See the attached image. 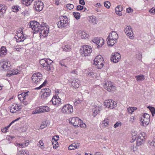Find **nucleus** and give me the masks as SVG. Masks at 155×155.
<instances>
[{
  "label": "nucleus",
  "mask_w": 155,
  "mask_h": 155,
  "mask_svg": "<svg viewBox=\"0 0 155 155\" xmlns=\"http://www.w3.org/2000/svg\"><path fill=\"white\" fill-rule=\"evenodd\" d=\"M19 7L17 5H15L12 7V10L14 12H17L19 11Z\"/></svg>",
  "instance_id": "43"
},
{
  "label": "nucleus",
  "mask_w": 155,
  "mask_h": 155,
  "mask_svg": "<svg viewBox=\"0 0 155 155\" xmlns=\"http://www.w3.org/2000/svg\"><path fill=\"white\" fill-rule=\"evenodd\" d=\"M29 91H28L26 93H22L18 95V98L21 101H22L24 100L26 96L28 95V93Z\"/></svg>",
  "instance_id": "23"
},
{
  "label": "nucleus",
  "mask_w": 155,
  "mask_h": 155,
  "mask_svg": "<svg viewBox=\"0 0 155 155\" xmlns=\"http://www.w3.org/2000/svg\"><path fill=\"white\" fill-rule=\"evenodd\" d=\"M94 64L98 69H101L104 65V61L101 55L97 56L94 60Z\"/></svg>",
  "instance_id": "6"
},
{
  "label": "nucleus",
  "mask_w": 155,
  "mask_h": 155,
  "mask_svg": "<svg viewBox=\"0 0 155 155\" xmlns=\"http://www.w3.org/2000/svg\"><path fill=\"white\" fill-rule=\"evenodd\" d=\"M91 47L89 45H84L80 49V52L81 55L83 57L89 56L92 52Z\"/></svg>",
  "instance_id": "3"
},
{
  "label": "nucleus",
  "mask_w": 155,
  "mask_h": 155,
  "mask_svg": "<svg viewBox=\"0 0 155 155\" xmlns=\"http://www.w3.org/2000/svg\"><path fill=\"white\" fill-rule=\"evenodd\" d=\"M41 108L42 113L48 112L49 111V108L48 106H41Z\"/></svg>",
  "instance_id": "35"
},
{
  "label": "nucleus",
  "mask_w": 155,
  "mask_h": 155,
  "mask_svg": "<svg viewBox=\"0 0 155 155\" xmlns=\"http://www.w3.org/2000/svg\"><path fill=\"white\" fill-rule=\"evenodd\" d=\"M44 4L41 1L39 0L34 2V7L38 11H41L43 8Z\"/></svg>",
  "instance_id": "15"
},
{
  "label": "nucleus",
  "mask_w": 155,
  "mask_h": 155,
  "mask_svg": "<svg viewBox=\"0 0 155 155\" xmlns=\"http://www.w3.org/2000/svg\"><path fill=\"white\" fill-rule=\"evenodd\" d=\"M78 80H74L71 82V85L73 87L78 88L79 86V82Z\"/></svg>",
  "instance_id": "27"
},
{
  "label": "nucleus",
  "mask_w": 155,
  "mask_h": 155,
  "mask_svg": "<svg viewBox=\"0 0 155 155\" xmlns=\"http://www.w3.org/2000/svg\"><path fill=\"white\" fill-rule=\"evenodd\" d=\"M121 58L120 55L117 52L114 53L112 54L110 58V60L114 63H117L119 61Z\"/></svg>",
  "instance_id": "14"
},
{
  "label": "nucleus",
  "mask_w": 155,
  "mask_h": 155,
  "mask_svg": "<svg viewBox=\"0 0 155 155\" xmlns=\"http://www.w3.org/2000/svg\"><path fill=\"white\" fill-rule=\"evenodd\" d=\"M21 109V106L18 105L16 103H14L11 107H9V109L11 112L13 113L16 111H20Z\"/></svg>",
  "instance_id": "19"
},
{
  "label": "nucleus",
  "mask_w": 155,
  "mask_h": 155,
  "mask_svg": "<svg viewBox=\"0 0 155 155\" xmlns=\"http://www.w3.org/2000/svg\"><path fill=\"white\" fill-rule=\"evenodd\" d=\"M61 111L65 114L72 113L73 112V106L69 104H66L61 108Z\"/></svg>",
  "instance_id": "9"
},
{
  "label": "nucleus",
  "mask_w": 155,
  "mask_h": 155,
  "mask_svg": "<svg viewBox=\"0 0 155 155\" xmlns=\"http://www.w3.org/2000/svg\"><path fill=\"white\" fill-rule=\"evenodd\" d=\"M41 107H39L37 108L32 112V114H39L42 113L41 110Z\"/></svg>",
  "instance_id": "38"
},
{
  "label": "nucleus",
  "mask_w": 155,
  "mask_h": 155,
  "mask_svg": "<svg viewBox=\"0 0 155 155\" xmlns=\"http://www.w3.org/2000/svg\"><path fill=\"white\" fill-rule=\"evenodd\" d=\"M6 11L5 8L2 5H0V18L1 17L3 14Z\"/></svg>",
  "instance_id": "36"
},
{
  "label": "nucleus",
  "mask_w": 155,
  "mask_h": 155,
  "mask_svg": "<svg viewBox=\"0 0 155 155\" xmlns=\"http://www.w3.org/2000/svg\"><path fill=\"white\" fill-rule=\"evenodd\" d=\"M10 66V62L7 60L2 61L0 62V69L2 71H8Z\"/></svg>",
  "instance_id": "10"
},
{
  "label": "nucleus",
  "mask_w": 155,
  "mask_h": 155,
  "mask_svg": "<svg viewBox=\"0 0 155 155\" xmlns=\"http://www.w3.org/2000/svg\"><path fill=\"white\" fill-rule=\"evenodd\" d=\"M52 62L53 61L49 59H47V61L43 65L41 66V67L47 71L50 70L51 68V65Z\"/></svg>",
  "instance_id": "20"
},
{
  "label": "nucleus",
  "mask_w": 155,
  "mask_h": 155,
  "mask_svg": "<svg viewBox=\"0 0 155 155\" xmlns=\"http://www.w3.org/2000/svg\"><path fill=\"white\" fill-rule=\"evenodd\" d=\"M135 78L137 81H142L145 79L144 76L143 75L140 74L138 75H136Z\"/></svg>",
  "instance_id": "34"
},
{
  "label": "nucleus",
  "mask_w": 155,
  "mask_h": 155,
  "mask_svg": "<svg viewBox=\"0 0 155 155\" xmlns=\"http://www.w3.org/2000/svg\"><path fill=\"white\" fill-rule=\"evenodd\" d=\"M82 120L78 117H72L71 120L70 121V123L72 124L73 126L75 127H79V124L81 123Z\"/></svg>",
  "instance_id": "16"
},
{
  "label": "nucleus",
  "mask_w": 155,
  "mask_h": 155,
  "mask_svg": "<svg viewBox=\"0 0 155 155\" xmlns=\"http://www.w3.org/2000/svg\"><path fill=\"white\" fill-rule=\"evenodd\" d=\"M148 108L150 110L152 113L153 116L154 114L155 113V109L153 107L149 106L148 107Z\"/></svg>",
  "instance_id": "44"
},
{
  "label": "nucleus",
  "mask_w": 155,
  "mask_h": 155,
  "mask_svg": "<svg viewBox=\"0 0 155 155\" xmlns=\"http://www.w3.org/2000/svg\"><path fill=\"white\" fill-rule=\"evenodd\" d=\"M109 120L108 119H105L102 121L101 125L104 128L108 127L109 125Z\"/></svg>",
  "instance_id": "33"
},
{
  "label": "nucleus",
  "mask_w": 155,
  "mask_h": 155,
  "mask_svg": "<svg viewBox=\"0 0 155 155\" xmlns=\"http://www.w3.org/2000/svg\"><path fill=\"white\" fill-rule=\"evenodd\" d=\"M79 3L80 4L83 5H85V2L84 0H79Z\"/></svg>",
  "instance_id": "62"
},
{
  "label": "nucleus",
  "mask_w": 155,
  "mask_h": 155,
  "mask_svg": "<svg viewBox=\"0 0 155 155\" xmlns=\"http://www.w3.org/2000/svg\"><path fill=\"white\" fill-rule=\"evenodd\" d=\"M83 8V6L80 5H78L76 7V10L78 11H82Z\"/></svg>",
  "instance_id": "51"
},
{
  "label": "nucleus",
  "mask_w": 155,
  "mask_h": 155,
  "mask_svg": "<svg viewBox=\"0 0 155 155\" xmlns=\"http://www.w3.org/2000/svg\"><path fill=\"white\" fill-rule=\"evenodd\" d=\"M47 61V59H42L40 60L39 63L40 64L41 66L43 65Z\"/></svg>",
  "instance_id": "49"
},
{
  "label": "nucleus",
  "mask_w": 155,
  "mask_h": 155,
  "mask_svg": "<svg viewBox=\"0 0 155 155\" xmlns=\"http://www.w3.org/2000/svg\"><path fill=\"white\" fill-rule=\"evenodd\" d=\"M46 81H45L39 87H36L35 88V90H38L41 89L45 85L47 84Z\"/></svg>",
  "instance_id": "45"
},
{
  "label": "nucleus",
  "mask_w": 155,
  "mask_h": 155,
  "mask_svg": "<svg viewBox=\"0 0 155 155\" xmlns=\"http://www.w3.org/2000/svg\"><path fill=\"white\" fill-rule=\"evenodd\" d=\"M61 101V99L58 96L55 95L53 97L51 101L53 105L56 107H58L62 104Z\"/></svg>",
  "instance_id": "12"
},
{
  "label": "nucleus",
  "mask_w": 155,
  "mask_h": 155,
  "mask_svg": "<svg viewBox=\"0 0 155 155\" xmlns=\"http://www.w3.org/2000/svg\"><path fill=\"white\" fill-rule=\"evenodd\" d=\"M73 15L76 19L78 20L80 19V15L79 12H73Z\"/></svg>",
  "instance_id": "41"
},
{
  "label": "nucleus",
  "mask_w": 155,
  "mask_h": 155,
  "mask_svg": "<svg viewBox=\"0 0 155 155\" xmlns=\"http://www.w3.org/2000/svg\"><path fill=\"white\" fill-rule=\"evenodd\" d=\"M149 12L152 13H155V9L153 8H152L150 10Z\"/></svg>",
  "instance_id": "64"
},
{
  "label": "nucleus",
  "mask_w": 155,
  "mask_h": 155,
  "mask_svg": "<svg viewBox=\"0 0 155 155\" xmlns=\"http://www.w3.org/2000/svg\"><path fill=\"white\" fill-rule=\"evenodd\" d=\"M19 155H29V152L27 150L19 151Z\"/></svg>",
  "instance_id": "40"
},
{
  "label": "nucleus",
  "mask_w": 155,
  "mask_h": 155,
  "mask_svg": "<svg viewBox=\"0 0 155 155\" xmlns=\"http://www.w3.org/2000/svg\"><path fill=\"white\" fill-rule=\"evenodd\" d=\"M52 143L53 146V148L56 149L58 147V144L57 141H52Z\"/></svg>",
  "instance_id": "46"
},
{
  "label": "nucleus",
  "mask_w": 155,
  "mask_h": 155,
  "mask_svg": "<svg viewBox=\"0 0 155 155\" xmlns=\"http://www.w3.org/2000/svg\"><path fill=\"white\" fill-rule=\"evenodd\" d=\"M31 78L33 82L36 84H40L43 81L42 75L41 73L39 72L34 74Z\"/></svg>",
  "instance_id": "5"
},
{
  "label": "nucleus",
  "mask_w": 155,
  "mask_h": 155,
  "mask_svg": "<svg viewBox=\"0 0 155 155\" xmlns=\"http://www.w3.org/2000/svg\"><path fill=\"white\" fill-rule=\"evenodd\" d=\"M79 126H80L81 127H86V124L83 123L82 121L81 123H80L79 124Z\"/></svg>",
  "instance_id": "59"
},
{
  "label": "nucleus",
  "mask_w": 155,
  "mask_h": 155,
  "mask_svg": "<svg viewBox=\"0 0 155 155\" xmlns=\"http://www.w3.org/2000/svg\"><path fill=\"white\" fill-rule=\"evenodd\" d=\"M118 38V34L116 32L112 31L110 33L107 39V43L109 46H113L116 43L117 39Z\"/></svg>",
  "instance_id": "2"
},
{
  "label": "nucleus",
  "mask_w": 155,
  "mask_h": 155,
  "mask_svg": "<svg viewBox=\"0 0 155 155\" xmlns=\"http://www.w3.org/2000/svg\"><path fill=\"white\" fill-rule=\"evenodd\" d=\"M23 48H21V46H18V47H16L15 48H14V50L15 51H20L23 49Z\"/></svg>",
  "instance_id": "54"
},
{
  "label": "nucleus",
  "mask_w": 155,
  "mask_h": 155,
  "mask_svg": "<svg viewBox=\"0 0 155 155\" xmlns=\"http://www.w3.org/2000/svg\"><path fill=\"white\" fill-rule=\"evenodd\" d=\"M60 21L57 22V25L59 28H65L68 25V22L66 16H62L59 18Z\"/></svg>",
  "instance_id": "4"
},
{
  "label": "nucleus",
  "mask_w": 155,
  "mask_h": 155,
  "mask_svg": "<svg viewBox=\"0 0 155 155\" xmlns=\"http://www.w3.org/2000/svg\"><path fill=\"white\" fill-rule=\"evenodd\" d=\"M104 105L106 107L110 109H113L117 106L116 102L111 100H106L104 102Z\"/></svg>",
  "instance_id": "11"
},
{
  "label": "nucleus",
  "mask_w": 155,
  "mask_h": 155,
  "mask_svg": "<svg viewBox=\"0 0 155 155\" xmlns=\"http://www.w3.org/2000/svg\"><path fill=\"white\" fill-rule=\"evenodd\" d=\"M62 48L63 51L66 52H69L71 51V46L69 45H63L62 47Z\"/></svg>",
  "instance_id": "32"
},
{
  "label": "nucleus",
  "mask_w": 155,
  "mask_h": 155,
  "mask_svg": "<svg viewBox=\"0 0 155 155\" xmlns=\"http://www.w3.org/2000/svg\"><path fill=\"white\" fill-rule=\"evenodd\" d=\"M66 7L68 9L71 10L73 9L74 6L72 4H68L66 5Z\"/></svg>",
  "instance_id": "48"
},
{
  "label": "nucleus",
  "mask_w": 155,
  "mask_h": 155,
  "mask_svg": "<svg viewBox=\"0 0 155 155\" xmlns=\"http://www.w3.org/2000/svg\"><path fill=\"white\" fill-rule=\"evenodd\" d=\"M93 41L97 45V48L101 47L104 44V40L102 38H96L93 40Z\"/></svg>",
  "instance_id": "18"
},
{
  "label": "nucleus",
  "mask_w": 155,
  "mask_h": 155,
  "mask_svg": "<svg viewBox=\"0 0 155 155\" xmlns=\"http://www.w3.org/2000/svg\"><path fill=\"white\" fill-rule=\"evenodd\" d=\"M29 26L34 32V33H38L39 31L40 37H46L49 32V28L48 27L41 26L37 21H32L30 22Z\"/></svg>",
  "instance_id": "1"
},
{
  "label": "nucleus",
  "mask_w": 155,
  "mask_h": 155,
  "mask_svg": "<svg viewBox=\"0 0 155 155\" xmlns=\"http://www.w3.org/2000/svg\"><path fill=\"white\" fill-rule=\"evenodd\" d=\"M124 31L127 36L130 39H132L134 38L133 32L130 26H127L125 28Z\"/></svg>",
  "instance_id": "13"
},
{
  "label": "nucleus",
  "mask_w": 155,
  "mask_h": 155,
  "mask_svg": "<svg viewBox=\"0 0 155 155\" xmlns=\"http://www.w3.org/2000/svg\"><path fill=\"white\" fill-rule=\"evenodd\" d=\"M21 2L23 4L27 6L29 5H30L31 2H29L28 0H22Z\"/></svg>",
  "instance_id": "42"
},
{
  "label": "nucleus",
  "mask_w": 155,
  "mask_h": 155,
  "mask_svg": "<svg viewBox=\"0 0 155 155\" xmlns=\"http://www.w3.org/2000/svg\"><path fill=\"white\" fill-rule=\"evenodd\" d=\"M150 144L151 146H155V137H154L153 139L151 142H150Z\"/></svg>",
  "instance_id": "52"
},
{
  "label": "nucleus",
  "mask_w": 155,
  "mask_h": 155,
  "mask_svg": "<svg viewBox=\"0 0 155 155\" xmlns=\"http://www.w3.org/2000/svg\"><path fill=\"white\" fill-rule=\"evenodd\" d=\"M80 146V144L78 143H74L70 145L68 147L69 150H71L78 149Z\"/></svg>",
  "instance_id": "25"
},
{
  "label": "nucleus",
  "mask_w": 155,
  "mask_h": 155,
  "mask_svg": "<svg viewBox=\"0 0 155 155\" xmlns=\"http://www.w3.org/2000/svg\"><path fill=\"white\" fill-rule=\"evenodd\" d=\"M20 71L18 70H9L8 71L7 75L8 76L10 77L12 75H16L19 74Z\"/></svg>",
  "instance_id": "24"
},
{
  "label": "nucleus",
  "mask_w": 155,
  "mask_h": 155,
  "mask_svg": "<svg viewBox=\"0 0 155 155\" xmlns=\"http://www.w3.org/2000/svg\"><path fill=\"white\" fill-rule=\"evenodd\" d=\"M59 136H58L56 135L54 136V137L52 139L51 141H57L59 139Z\"/></svg>",
  "instance_id": "53"
},
{
  "label": "nucleus",
  "mask_w": 155,
  "mask_h": 155,
  "mask_svg": "<svg viewBox=\"0 0 155 155\" xmlns=\"http://www.w3.org/2000/svg\"><path fill=\"white\" fill-rule=\"evenodd\" d=\"M103 86L104 88L109 92H112L116 90V87L113 83L110 81L105 82Z\"/></svg>",
  "instance_id": "8"
},
{
  "label": "nucleus",
  "mask_w": 155,
  "mask_h": 155,
  "mask_svg": "<svg viewBox=\"0 0 155 155\" xmlns=\"http://www.w3.org/2000/svg\"><path fill=\"white\" fill-rule=\"evenodd\" d=\"M64 62H65V60L64 59L62 60L59 62V64L62 66H64L66 67V66L64 64Z\"/></svg>",
  "instance_id": "56"
},
{
  "label": "nucleus",
  "mask_w": 155,
  "mask_h": 155,
  "mask_svg": "<svg viewBox=\"0 0 155 155\" xmlns=\"http://www.w3.org/2000/svg\"><path fill=\"white\" fill-rule=\"evenodd\" d=\"M101 110V107L99 106L94 107L92 110L93 116L95 117L96 115L100 113V111Z\"/></svg>",
  "instance_id": "22"
},
{
  "label": "nucleus",
  "mask_w": 155,
  "mask_h": 155,
  "mask_svg": "<svg viewBox=\"0 0 155 155\" xmlns=\"http://www.w3.org/2000/svg\"><path fill=\"white\" fill-rule=\"evenodd\" d=\"M9 127H8V126L5 127V128H3L1 129L3 133H5L7 132L8 130V128Z\"/></svg>",
  "instance_id": "55"
},
{
  "label": "nucleus",
  "mask_w": 155,
  "mask_h": 155,
  "mask_svg": "<svg viewBox=\"0 0 155 155\" xmlns=\"http://www.w3.org/2000/svg\"><path fill=\"white\" fill-rule=\"evenodd\" d=\"M143 140L141 138V137L139 136L138 137L137 140V146H139L141 145L143 142Z\"/></svg>",
  "instance_id": "37"
},
{
  "label": "nucleus",
  "mask_w": 155,
  "mask_h": 155,
  "mask_svg": "<svg viewBox=\"0 0 155 155\" xmlns=\"http://www.w3.org/2000/svg\"><path fill=\"white\" fill-rule=\"evenodd\" d=\"M137 109V108L135 107H130L127 108V111L128 113L131 114Z\"/></svg>",
  "instance_id": "39"
},
{
  "label": "nucleus",
  "mask_w": 155,
  "mask_h": 155,
  "mask_svg": "<svg viewBox=\"0 0 155 155\" xmlns=\"http://www.w3.org/2000/svg\"><path fill=\"white\" fill-rule=\"evenodd\" d=\"M22 15H27L28 14V11L26 10L24 11L22 13Z\"/></svg>",
  "instance_id": "63"
},
{
  "label": "nucleus",
  "mask_w": 155,
  "mask_h": 155,
  "mask_svg": "<svg viewBox=\"0 0 155 155\" xmlns=\"http://www.w3.org/2000/svg\"><path fill=\"white\" fill-rule=\"evenodd\" d=\"M15 145L16 146H18L19 147H25L28 146V141H26L25 143H15Z\"/></svg>",
  "instance_id": "29"
},
{
  "label": "nucleus",
  "mask_w": 155,
  "mask_h": 155,
  "mask_svg": "<svg viewBox=\"0 0 155 155\" xmlns=\"http://www.w3.org/2000/svg\"><path fill=\"white\" fill-rule=\"evenodd\" d=\"M133 11V9L130 7L127 8L126 9V12L128 13H132Z\"/></svg>",
  "instance_id": "57"
},
{
  "label": "nucleus",
  "mask_w": 155,
  "mask_h": 155,
  "mask_svg": "<svg viewBox=\"0 0 155 155\" xmlns=\"http://www.w3.org/2000/svg\"><path fill=\"white\" fill-rule=\"evenodd\" d=\"M122 125L121 123V122H117L114 125V127L115 128L121 126Z\"/></svg>",
  "instance_id": "58"
},
{
  "label": "nucleus",
  "mask_w": 155,
  "mask_h": 155,
  "mask_svg": "<svg viewBox=\"0 0 155 155\" xmlns=\"http://www.w3.org/2000/svg\"><path fill=\"white\" fill-rule=\"evenodd\" d=\"M78 34L82 39H84L87 38L89 36V35L84 32L81 31H80L78 32Z\"/></svg>",
  "instance_id": "28"
},
{
  "label": "nucleus",
  "mask_w": 155,
  "mask_h": 155,
  "mask_svg": "<svg viewBox=\"0 0 155 155\" xmlns=\"http://www.w3.org/2000/svg\"><path fill=\"white\" fill-rule=\"evenodd\" d=\"M46 126L47 125L45 124V123H43V124L41 125L40 128L41 129H42L45 127H46Z\"/></svg>",
  "instance_id": "61"
},
{
  "label": "nucleus",
  "mask_w": 155,
  "mask_h": 155,
  "mask_svg": "<svg viewBox=\"0 0 155 155\" xmlns=\"http://www.w3.org/2000/svg\"><path fill=\"white\" fill-rule=\"evenodd\" d=\"M23 33V31H21L20 33L19 32L17 34V37L15 38L17 42L23 41L25 39L26 37Z\"/></svg>",
  "instance_id": "21"
},
{
  "label": "nucleus",
  "mask_w": 155,
  "mask_h": 155,
  "mask_svg": "<svg viewBox=\"0 0 155 155\" xmlns=\"http://www.w3.org/2000/svg\"><path fill=\"white\" fill-rule=\"evenodd\" d=\"M27 130V128L24 127H23L20 128V130L22 132H25Z\"/></svg>",
  "instance_id": "60"
},
{
  "label": "nucleus",
  "mask_w": 155,
  "mask_h": 155,
  "mask_svg": "<svg viewBox=\"0 0 155 155\" xmlns=\"http://www.w3.org/2000/svg\"><path fill=\"white\" fill-rule=\"evenodd\" d=\"M7 53L6 50L4 47H2L0 49V57H3Z\"/></svg>",
  "instance_id": "31"
},
{
  "label": "nucleus",
  "mask_w": 155,
  "mask_h": 155,
  "mask_svg": "<svg viewBox=\"0 0 155 155\" xmlns=\"http://www.w3.org/2000/svg\"><path fill=\"white\" fill-rule=\"evenodd\" d=\"M150 115L146 113H144L141 117L140 121V124L144 127L146 126L149 123Z\"/></svg>",
  "instance_id": "7"
},
{
  "label": "nucleus",
  "mask_w": 155,
  "mask_h": 155,
  "mask_svg": "<svg viewBox=\"0 0 155 155\" xmlns=\"http://www.w3.org/2000/svg\"><path fill=\"white\" fill-rule=\"evenodd\" d=\"M41 93H42L41 95V98H45L50 95L51 91L49 88H46L41 89Z\"/></svg>",
  "instance_id": "17"
},
{
  "label": "nucleus",
  "mask_w": 155,
  "mask_h": 155,
  "mask_svg": "<svg viewBox=\"0 0 155 155\" xmlns=\"http://www.w3.org/2000/svg\"><path fill=\"white\" fill-rule=\"evenodd\" d=\"M96 18L94 16H91L88 17V20L89 22L93 25L97 24Z\"/></svg>",
  "instance_id": "26"
},
{
  "label": "nucleus",
  "mask_w": 155,
  "mask_h": 155,
  "mask_svg": "<svg viewBox=\"0 0 155 155\" xmlns=\"http://www.w3.org/2000/svg\"><path fill=\"white\" fill-rule=\"evenodd\" d=\"M137 134L135 132H134V133H132L131 136V138L133 141L135 140L137 138Z\"/></svg>",
  "instance_id": "50"
},
{
  "label": "nucleus",
  "mask_w": 155,
  "mask_h": 155,
  "mask_svg": "<svg viewBox=\"0 0 155 155\" xmlns=\"http://www.w3.org/2000/svg\"><path fill=\"white\" fill-rule=\"evenodd\" d=\"M104 5L105 7L107 8H109L110 7L111 4L109 2L106 1L104 2Z\"/></svg>",
  "instance_id": "47"
},
{
  "label": "nucleus",
  "mask_w": 155,
  "mask_h": 155,
  "mask_svg": "<svg viewBox=\"0 0 155 155\" xmlns=\"http://www.w3.org/2000/svg\"><path fill=\"white\" fill-rule=\"evenodd\" d=\"M123 7L121 6H117L115 9L116 13L119 16L121 15L122 14L120 12L123 10Z\"/></svg>",
  "instance_id": "30"
}]
</instances>
